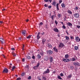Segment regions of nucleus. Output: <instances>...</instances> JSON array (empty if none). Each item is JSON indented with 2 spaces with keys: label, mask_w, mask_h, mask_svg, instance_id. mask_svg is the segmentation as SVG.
<instances>
[{
  "label": "nucleus",
  "mask_w": 80,
  "mask_h": 80,
  "mask_svg": "<svg viewBox=\"0 0 80 80\" xmlns=\"http://www.w3.org/2000/svg\"><path fill=\"white\" fill-rule=\"evenodd\" d=\"M33 68L35 69V70H37V69L38 68V67H37L36 66H35Z\"/></svg>",
  "instance_id": "7c9ffc66"
},
{
  "label": "nucleus",
  "mask_w": 80,
  "mask_h": 80,
  "mask_svg": "<svg viewBox=\"0 0 80 80\" xmlns=\"http://www.w3.org/2000/svg\"><path fill=\"white\" fill-rule=\"evenodd\" d=\"M78 7H76V10H78Z\"/></svg>",
  "instance_id": "338daca9"
},
{
  "label": "nucleus",
  "mask_w": 80,
  "mask_h": 80,
  "mask_svg": "<svg viewBox=\"0 0 80 80\" xmlns=\"http://www.w3.org/2000/svg\"><path fill=\"white\" fill-rule=\"evenodd\" d=\"M68 13L69 14H71V15H72V12H71V11L70 10H68Z\"/></svg>",
  "instance_id": "ddd939ff"
},
{
  "label": "nucleus",
  "mask_w": 80,
  "mask_h": 80,
  "mask_svg": "<svg viewBox=\"0 0 80 80\" xmlns=\"http://www.w3.org/2000/svg\"><path fill=\"white\" fill-rule=\"evenodd\" d=\"M53 30L54 31V32H59L58 29H57V28H54Z\"/></svg>",
  "instance_id": "f8f14e48"
},
{
  "label": "nucleus",
  "mask_w": 80,
  "mask_h": 80,
  "mask_svg": "<svg viewBox=\"0 0 80 80\" xmlns=\"http://www.w3.org/2000/svg\"><path fill=\"white\" fill-rule=\"evenodd\" d=\"M57 36H58V37H60V35H59V34H58V35H57Z\"/></svg>",
  "instance_id": "0e129e2a"
},
{
  "label": "nucleus",
  "mask_w": 80,
  "mask_h": 80,
  "mask_svg": "<svg viewBox=\"0 0 80 80\" xmlns=\"http://www.w3.org/2000/svg\"><path fill=\"white\" fill-rule=\"evenodd\" d=\"M70 69H71V70H72V69H73V67L72 66H71L70 67Z\"/></svg>",
  "instance_id": "e433bc0d"
},
{
  "label": "nucleus",
  "mask_w": 80,
  "mask_h": 80,
  "mask_svg": "<svg viewBox=\"0 0 80 80\" xmlns=\"http://www.w3.org/2000/svg\"><path fill=\"white\" fill-rule=\"evenodd\" d=\"M79 38L78 37H76L75 40H76V41H78V40Z\"/></svg>",
  "instance_id": "b1692460"
},
{
  "label": "nucleus",
  "mask_w": 80,
  "mask_h": 80,
  "mask_svg": "<svg viewBox=\"0 0 80 80\" xmlns=\"http://www.w3.org/2000/svg\"><path fill=\"white\" fill-rule=\"evenodd\" d=\"M59 2L60 3H62V1L60 0H59Z\"/></svg>",
  "instance_id": "864d4df0"
},
{
  "label": "nucleus",
  "mask_w": 80,
  "mask_h": 80,
  "mask_svg": "<svg viewBox=\"0 0 80 80\" xmlns=\"http://www.w3.org/2000/svg\"><path fill=\"white\" fill-rule=\"evenodd\" d=\"M40 54H41L42 56L43 55V52H40Z\"/></svg>",
  "instance_id": "4c0bfd02"
},
{
  "label": "nucleus",
  "mask_w": 80,
  "mask_h": 80,
  "mask_svg": "<svg viewBox=\"0 0 80 80\" xmlns=\"http://www.w3.org/2000/svg\"><path fill=\"white\" fill-rule=\"evenodd\" d=\"M12 54L13 56H14V57H16V55H17V54H16L13 52H12Z\"/></svg>",
  "instance_id": "c756f323"
},
{
  "label": "nucleus",
  "mask_w": 80,
  "mask_h": 80,
  "mask_svg": "<svg viewBox=\"0 0 80 80\" xmlns=\"http://www.w3.org/2000/svg\"><path fill=\"white\" fill-rule=\"evenodd\" d=\"M45 42V39H42V43H44V42Z\"/></svg>",
  "instance_id": "c9c22d12"
},
{
  "label": "nucleus",
  "mask_w": 80,
  "mask_h": 80,
  "mask_svg": "<svg viewBox=\"0 0 80 80\" xmlns=\"http://www.w3.org/2000/svg\"><path fill=\"white\" fill-rule=\"evenodd\" d=\"M51 7H52V6H48V8H51Z\"/></svg>",
  "instance_id": "6e6d98bb"
},
{
  "label": "nucleus",
  "mask_w": 80,
  "mask_h": 80,
  "mask_svg": "<svg viewBox=\"0 0 80 80\" xmlns=\"http://www.w3.org/2000/svg\"><path fill=\"white\" fill-rule=\"evenodd\" d=\"M37 57H38V58H41V56L39 54H38L37 55Z\"/></svg>",
  "instance_id": "473e14b6"
},
{
  "label": "nucleus",
  "mask_w": 80,
  "mask_h": 80,
  "mask_svg": "<svg viewBox=\"0 0 80 80\" xmlns=\"http://www.w3.org/2000/svg\"><path fill=\"white\" fill-rule=\"evenodd\" d=\"M55 52H58V49L56 48H53Z\"/></svg>",
  "instance_id": "aec40b11"
},
{
  "label": "nucleus",
  "mask_w": 80,
  "mask_h": 80,
  "mask_svg": "<svg viewBox=\"0 0 80 80\" xmlns=\"http://www.w3.org/2000/svg\"><path fill=\"white\" fill-rule=\"evenodd\" d=\"M58 5H59V4L58 3L57 4V10H59V8H58Z\"/></svg>",
  "instance_id": "2eb2a0df"
},
{
  "label": "nucleus",
  "mask_w": 80,
  "mask_h": 80,
  "mask_svg": "<svg viewBox=\"0 0 80 80\" xmlns=\"http://www.w3.org/2000/svg\"><path fill=\"white\" fill-rule=\"evenodd\" d=\"M15 66H13L12 68V71H13V70H14V69H15Z\"/></svg>",
  "instance_id": "2f4dec72"
},
{
  "label": "nucleus",
  "mask_w": 80,
  "mask_h": 80,
  "mask_svg": "<svg viewBox=\"0 0 80 80\" xmlns=\"http://www.w3.org/2000/svg\"><path fill=\"white\" fill-rule=\"evenodd\" d=\"M76 27L78 28H80V26H79V25H77Z\"/></svg>",
  "instance_id": "a19ab883"
},
{
  "label": "nucleus",
  "mask_w": 80,
  "mask_h": 80,
  "mask_svg": "<svg viewBox=\"0 0 80 80\" xmlns=\"http://www.w3.org/2000/svg\"><path fill=\"white\" fill-rule=\"evenodd\" d=\"M51 18L53 20H54V15H53L52 16H51Z\"/></svg>",
  "instance_id": "c85d7f7f"
},
{
  "label": "nucleus",
  "mask_w": 80,
  "mask_h": 80,
  "mask_svg": "<svg viewBox=\"0 0 80 80\" xmlns=\"http://www.w3.org/2000/svg\"><path fill=\"white\" fill-rule=\"evenodd\" d=\"M22 61L25 62V59L24 58L22 59Z\"/></svg>",
  "instance_id": "680f3d73"
},
{
  "label": "nucleus",
  "mask_w": 80,
  "mask_h": 80,
  "mask_svg": "<svg viewBox=\"0 0 80 80\" xmlns=\"http://www.w3.org/2000/svg\"><path fill=\"white\" fill-rule=\"evenodd\" d=\"M44 1L46 2H49V0H44Z\"/></svg>",
  "instance_id": "de8ad7c7"
},
{
  "label": "nucleus",
  "mask_w": 80,
  "mask_h": 80,
  "mask_svg": "<svg viewBox=\"0 0 80 80\" xmlns=\"http://www.w3.org/2000/svg\"><path fill=\"white\" fill-rule=\"evenodd\" d=\"M40 65V63H38L37 65L36 66V67H39V65Z\"/></svg>",
  "instance_id": "37998d69"
},
{
  "label": "nucleus",
  "mask_w": 80,
  "mask_h": 80,
  "mask_svg": "<svg viewBox=\"0 0 80 80\" xmlns=\"http://www.w3.org/2000/svg\"><path fill=\"white\" fill-rule=\"evenodd\" d=\"M63 61L64 62H69V59H63Z\"/></svg>",
  "instance_id": "0eeeda50"
},
{
  "label": "nucleus",
  "mask_w": 80,
  "mask_h": 80,
  "mask_svg": "<svg viewBox=\"0 0 80 80\" xmlns=\"http://www.w3.org/2000/svg\"><path fill=\"white\" fill-rule=\"evenodd\" d=\"M2 56H3L4 57V58H6V57H5V56L4 55L2 54Z\"/></svg>",
  "instance_id": "09e8293b"
},
{
  "label": "nucleus",
  "mask_w": 80,
  "mask_h": 80,
  "mask_svg": "<svg viewBox=\"0 0 80 80\" xmlns=\"http://www.w3.org/2000/svg\"><path fill=\"white\" fill-rule=\"evenodd\" d=\"M61 23H62V24L63 25H64V24H63V22H61Z\"/></svg>",
  "instance_id": "5fc2aeb1"
},
{
  "label": "nucleus",
  "mask_w": 80,
  "mask_h": 80,
  "mask_svg": "<svg viewBox=\"0 0 80 80\" xmlns=\"http://www.w3.org/2000/svg\"><path fill=\"white\" fill-rule=\"evenodd\" d=\"M70 38H71V39H73V37H72V36Z\"/></svg>",
  "instance_id": "4d7b16f0"
},
{
  "label": "nucleus",
  "mask_w": 80,
  "mask_h": 80,
  "mask_svg": "<svg viewBox=\"0 0 80 80\" xmlns=\"http://www.w3.org/2000/svg\"><path fill=\"white\" fill-rule=\"evenodd\" d=\"M71 61H75V58H71Z\"/></svg>",
  "instance_id": "412c9836"
},
{
  "label": "nucleus",
  "mask_w": 80,
  "mask_h": 80,
  "mask_svg": "<svg viewBox=\"0 0 80 80\" xmlns=\"http://www.w3.org/2000/svg\"><path fill=\"white\" fill-rule=\"evenodd\" d=\"M65 38H66V40H69V37H68L66 36Z\"/></svg>",
  "instance_id": "393cba45"
},
{
  "label": "nucleus",
  "mask_w": 80,
  "mask_h": 80,
  "mask_svg": "<svg viewBox=\"0 0 80 80\" xmlns=\"http://www.w3.org/2000/svg\"><path fill=\"white\" fill-rule=\"evenodd\" d=\"M45 7H48V6L47 5V4H45L44 5Z\"/></svg>",
  "instance_id": "8fccbe9b"
},
{
  "label": "nucleus",
  "mask_w": 80,
  "mask_h": 80,
  "mask_svg": "<svg viewBox=\"0 0 80 80\" xmlns=\"http://www.w3.org/2000/svg\"><path fill=\"white\" fill-rule=\"evenodd\" d=\"M24 45H23V46L22 47V50H24Z\"/></svg>",
  "instance_id": "bf43d9fd"
},
{
  "label": "nucleus",
  "mask_w": 80,
  "mask_h": 80,
  "mask_svg": "<svg viewBox=\"0 0 80 80\" xmlns=\"http://www.w3.org/2000/svg\"><path fill=\"white\" fill-rule=\"evenodd\" d=\"M42 25H43V22H40L39 24V26L40 27V26H42Z\"/></svg>",
  "instance_id": "bb28decb"
},
{
  "label": "nucleus",
  "mask_w": 80,
  "mask_h": 80,
  "mask_svg": "<svg viewBox=\"0 0 80 80\" xmlns=\"http://www.w3.org/2000/svg\"><path fill=\"white\" fill-rule=\"evenodd\" d=\"M74 49L75 50H77L78 49V47L77 46L74 47Z\"/></svg>",
  "instance_id": "4be33fe9"
},
{
  "label": "nucleus",
  "mask_w": 80,
  "mask_h": 80,
  "mask_svg": "<svg viewBox=\"0 0 80 80\" xmlns=\"http://www.w3.org/2000/svg\"><path fill=\"white\" fill-rule=\"evenodd\" d=\"M57 78H58V79H59V80H62V79L61 78L60 76H58Z\"/></svg>",
  "instance_id": "f3484780"
},
{
  "label": "nucleus",
  "mask_w": 80,
  "mask_h": 80,
  "mask_svg": "<svg viewBox=\"0 0 80 80\" xmlns=\"http://www.w3.org/2000/svg\"><path fill=\"white\" fill-rule=\"evenodd\" d=\"M63 46H64V45H63V43L62 42L60 43V44L59 45V47L60 48H62V47H63Z\"/></svg>",
  "instance_id": "39448f33"
},
{
  "label": "nucleus",
  "mask_w": 80,
  "mask_h": 80,
  "mask_svg": "<svg viewBox=\"0 0 80 80\" xmlns=\"http://www.w3.org/2000/svg\"><path fill=\"white\" fill-rule=\"evenodd\" d=\"M72 77V75H69L67 76L68 78H71Z\"/></svg>",
  "instance_id": "a878e982"
},
{
  "label": "nucleus",
  "mask_w": 80,
  "mask_h": 80,
  "mask_svg": "<svg viewBox=\"0 0 80 80\" xmlns=\"http://www.w3.org/2000/svg\"><path fill=\"white\" fill-rule=\"evenodd\" d=\"M42 80H46L47 79L46 78V77L45 76H43L42 77Z\"/></svg>",
  "instance_id": "dca6fc26"
},
{
  "label": "nucleus",
  "mask_w": 80,
  "mask_h": 80,
  "mask_svg": "<svg viewBox=\"0 0 80 80\" xmlns=\"http://www.w3.org/2000/svg\"><path fill=\"white\" fill-rule=\"evenodd\" d=\"M47 54L48 55H51L53 53V52L51 50L47 51Z\"/></svg>",
  "instance_id": "f03ea898"
},
{
  "label": "nucleus",
  "mask_w": 80,
  "mask_h": 80,
  "mask_svg": "<svg viewBox=\"0 0 80 80\" xmlns=\"http://www.w3.org/2000/svg\"><path fill=\"white\" fill-rule=\"evenodd\" d=\"M58 17H61L60 14H58Z\"/></svg>",
  "instance_id": "3c124183"
},
{
  "label": "nucleus",
  "mask_w": 80,
  "mask_h": 80,
  "mask_svg": "<svg viewBox=\"0 0 80 80\" xmlns=\"http://www.w3.org/2000/svg\"><path fill=\"white\" fill-rule=\"evenodd\" d=\"M5 10H6L5 9H2V10L3 11H5Z\"/></svg>",
  "instance_id": "774afa93"
},
{
  "label": "nucleus",
  "mask_w": 80,
  "mask_h": 80,
  "mask_svg": "<svg viewBox=\"0 0 80 80\" xmlns=\"http://www.w3.org/2000/svg\"><path fill=\"white\" fill-rule=\"evenodd\" d=\"M61 6L62 8H65V4L63 3L62 4Z\"/></svg>",
  "instance_id": "4468645a"
},
{
  "label": "nucleus",
  "mask_w": 80,
  "mask_h": 80,
  "mask_svg": "<svg viewBox=\"0 0 80 80\" xmlns=\"http://www.w3.org/2000/svg\"><path fill=\"white\" fill-rule=\"evenodd\" d=\"M50 73V69H48L46 71H45L43 73V75H44L45 74H46V73Z\"/></svg>",
  "instance_id": "f257e3e1"
},
{
  "label": "nucleus",
  "mask_w": 80,
  "mask_h": 80,
  "mask_svg": "<svg viewBox=\"0 0 80 80\" xmlns=\"http://www.w3.org/2000/svg\"><path fill=\"white\" fill-rule=\"evenodd\" d=\"M67 24L68 26H69V27H72V23L70 22H68L67 23Z\"/></svg>",
  "instance_id": "1a4fd4ad"
},
{
  "label": "nucleus",
  "mask_w": 80,
  "mask_h": 80,
  "mask_svg": "<svg viewBox=\"0 0 80 80\" xmlns=\"http://www.w3.org/2000/svg\"><path fill=\"white\" fill-rule=\"evenodd\" d=\"M40 32H38V34L37 36V40H39V39L40 38Z\"/></svg>",
  "instance_id": "7ed1b4c3"
},
{
  "label": "nucleus",
  "mask_w": 80,
  "mask_h": 80,
  "mask_svg": "<svg viewBox=\"0 0 80 80\" xmlns=\"http://www.w3.org/2000/svg\"><path fill=\"white\" fill-rule=\"evenodd\" d=\"M22 33L23 35L24 36H25V34H26V31L25 30H23L22 31Z\"/></svg>",
  "instance_id": "9d476101"
},
{
  "label": "nucleus",
  "mask_w": 80,
  "mask_h": 80,
  "mask_svg": "<svg viewBox=\"0 0 80 80\" xmlns=\"http://www.w3.org/2000/svg\"><path fill=\"white\" fill-rule=\"evenodd\" d=\"M0 41L1 42L2 44H3V39L0 38Z\"/></svg>",
  "instance_id": "9b49d317"
},
{
  "label": "nucleus",
  "mask_w": 80,
  "mask_h": 80,
  "mask_svg": "<svg viewBox=\"0 0 80 80\" xmlns=\"http://www.w3.org/2000/svg\"><path fill=\"white\" fill-rule=\"evenodd\" d=\"M8 69L7 68H5L4 69L3 71V73H8Z\"/></svg>",
  "instance_id": "6e6552de"
},
{
  "label": "nucleus",
  "mask_w": 80,
  "mask_h": 80,
  "mask_svg": "<svg viewBox=\"0 0 80 80\" xmlns=\"http://www.w3.org/2000/svg\"><path fill=\"white\" fill-rule=\"evenodd\" d=\"M52 4L54 6H56V2L55 1L53 2Z\"/></svg>",
  "instance_id": "5701e85b"
},
{
  "label": "nucleus",
  "mask_w": 80,
  "mask_h": 80,
  "mask_svg": "<svg viewBox=\"0 0 80 80\" xmlns=\"http://www.w3.org/2000/svg\"><path fill=\"white\" fill-rule=\"evenodd\" d=\"M32 58L33 59H35V56H33L32 57Z\"/></svg>",
  "instance_id": "603ef678"
},
{
  "label": "nucleus",
  "mask_w": 80,
  "mask_h": 80,
  "mask_svg": "<svg viewBox=\"0 0 80 80\" xmlns=\"http://www.w3.org/2000/svg\"><path fill=\"white\" fill-rule=\"evenodd\" d=\"M44 60H48V58H47V57H45L44 58Z\"/></svg>",
  "instance_id": "cd10ccee"
},
{
  "label": "nucleus",
  "mask_w": 80,
  "mask_h": 80,
  "mask_svg": "<svg viewBox=\"0 0 80 80\" xmlns=\"http://www.w3.org/2000/svg\"><path fill=\"white\" fill-rule=\"evenodd\" d=\"M31 78H32V77H31V76H29L28 78V79L29 80H30Z\"/></svg>",
  "instance_id": "79ce46f5"
},
{
  "label": "nucleus",
  "mask_w": 80,
  "mask_h": 80,
  "mask_svg": "<svg viewBox=\"0 0 80 80\" xmlns=\"http://www.w3.org/2000/svg\"><path fill=\"white\" fill-rule=\"evenodd\" d=\"M31 37L32 35H29L28 37H27V38H30Z\"/></svg>",
  "instance_id": "72a5a7b5"
},
{
  "label": "nucleus",
  "mask_w": 80,
  "mask_h": 80,
  "mask_svg": "<svg viewBox=\"0 0 80 80\" xmlns=\"http://www.w3.org/2000/svg\"><path fill=\"white\" fill-rule=\"evenodd\" d=\"M21 80V78H17V80Z\"/></svg>",
  "instance_id": "c03bdc74"
},
{
  "label": "nucleus",
  "mask_w": 80,
  "mask_h": 80,
  "mask_svg": "<svg viewBox=\"0 0 80 80\" xmlns=\"http://www.w3.org/2000/svg\"><path fill=\"white\" fill-rule=\"evenodd\" d=\"M74 16L75 18H78L79 17V14L78 13H75L74 14Z\"/></svg>",
  "instance_id": "20e7f679"
},
{
  "label": "nucleus",
  "mask_w": 80,
  "mask_h": 80,
  "mask_svg": "<svg viewBox=\"0 0 80 80\" xmlns=\"http://www.w3.org/2000/svg\"><path fill=\"white\" fill-rule=\"evenodd\" d=\"M0 22L1 23H3V22L1 21H0Z\"/></svg>",
  "instance_id": "e2e57ef3"
},
{
  "label": "nucleus",
  "mask_w": 80,
  "mask_h": 80,
  "mask_svg": "<svg viewBox=\"0 0 80 80\" xmlns=\"http://www.w3.org/2000/svg\"><path fill=\"white\" fill-rule=\"evenodd\" d=\"M55 23H56V25H57V24H58L57 20L55 21Z\"/></svg>",
  "instance_id": "49530a36"
},
{
  "label": "nucleus",
  "mask_w": 80,
  "mask_h": 80,
  "mask_svg": "<svg viewBox=\"0 0 80 80\" xmlns=\"http://www.w3.org/2000/svg\"><path fill=\"white\" fill-rule=\"evenodd\" d=\"M11 50H15V48H11Z\"/></svg>",
  "instance_id": "13d9d810"
},
{
  "label": "nucleus",
  "mask_w": 80,
  "mask_h": 80,
  "mask_svg": "<svg viewBox=\"0 0 80 80\" xmlns=\"http://www.w3.org/2000/svg\"><path fill=\"white\" fill-rule=\"evenodd\" d=\"M50 62L51 63H52V62H53V58L52 57H51L50 58Z\"/></svg>",
  "instance_id": "a211bd4d"
},
{
  "label": "nucleus",
  "mask_w": 80,
  "mask_h": 80,
  "mask_svg": "<svg viewBox=\"0 0 80 80\" xmlns=\"http://www.w3.org/2000/svg\"><path fill=\"white\" fill-rule=\"evenodd\" d=\"M49 1L50 3H51L52 2V0H49Z\"/></svg>",
  "instance_id": "052dcab7"
},
{
  "label": "nucleus",
  "mask_w": 80,
  "mask_h": 80,
  "mask_svg": "<svg viewBox=\"0 0 80 80\" xmlns=\"http://www.w3.org/2000/svg\"><path fill=\"white\" fill-rule=\"evenodd\" d=\"M60 76H61V77H63V75H64L63 74V73H61L60 74Z\"/></svg>",
  "instance_id": "58836bf2"
},
{
  "label": "nucleus",
  "mask_w": 80,
  "mask_h": 80,
  "mask_svg": "<svg viewBox=\"0 0 80 80\" xmlns=\"http://www.w3.org/2000/svg\"><path fill=\"white\" fill-rule=\"evenodd\" d=\"M24 75H25V73H24V72L22 73L21 74V76L22 77H23V76H24Z\"/></svg>",
  "instance_id": "f704fd0d"
},
{
  "label": "nucleus",
  "mask_w": 80,
  "mask_h": 80,
  "mask_svg": "<svg viewBox=\"0 0 80 80\" xmlns=\"http://www.w3.org/2000/svg\"><path fill=\"white\" fill-rule=\"evenodd\" d=\"M69 55H68V54H66L65 55V57L66 58H68V57H69Z\"/></svg>",
  "instance_id": "6ab92c4d"
},
{
  "label": "nucleus",
  "mask_w": 80,
  "mask_h": 80,
  "mask_svg": "<svg viewBox=\"0 0 80 80\" xmlns=\"http://www.w3.org/2000/svg\"><path fill=\"white\" fill-rule=\"evenodd\" d=\"M27 58L28 59H30V56H28L27 57Z\"/></svg>",
  "instance_id": "a18cd8bd"
},
{
  "label": "nucleus",
  "mask_w": 80,
  "mask_h": 80,
  "mask_svg": "<svg viewBox=\"0 0 80 80\" xmlns=\"http://www.w3.org/2000/svg\"><path fill=\"white\" fill-rule=\"evenodd\" d=\"M26 22H28V19H27L26 20Z\"/></svg>",
  "instance_id": "69168bd1"
},
{
  "label": "nucleus",
  "mask_w": 80,
  "mask_h": 80,
  "mask_svg": "<svg viewBox=\"0 0 80 80\" xmlns=\"http://www.w3.org/2000/svg\"><path fill=\"white\" fill-rule=\"evenodd\" d=\"M73 64L74 65H75V66H80V64H79V63L78 62H74L73 63Z\"/></svg>",
  "instance_id": "423d86ee"
},
{
  "label": "nucleus",
  "mask_w": 80,
  "mask_h": 80,
  "mask_svg": "<svg viewBox=\"0 0 80 80\" xmlns=\"http://www.w3.org/2000/svg\"><path fill=\"white\" fill-rule=\"evenodd\" d=\"M62 28H63L64 29H65L66 28V27H65V26L63 25L62 26Z\"/></svg>",
  "instance_id": "ea45409f"
}]
</instances>
